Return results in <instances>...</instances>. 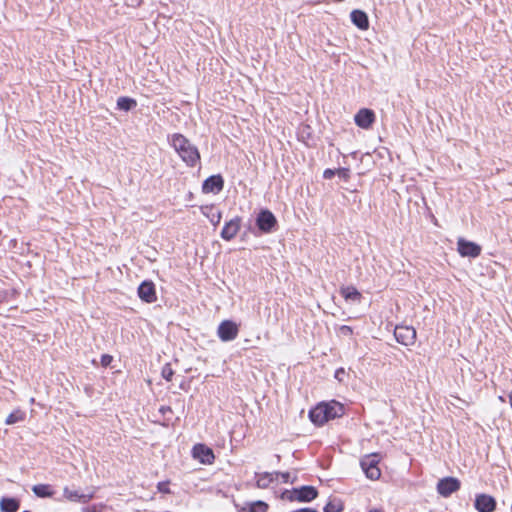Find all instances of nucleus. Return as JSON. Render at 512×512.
<instances>
[{
	"label": "nucleus",
	"mask_w": 512,
	"mask_h": 512,
	"mask_svg": "<svg viewBox=\"0 0 512 512\" xmlns=\"http://www.w3.org/2000/svg\"><path fill=\"white\" fill-rule=\"evenodd\" d=\"M344 414V407L336 401L322 402L309 411V418L315 425L321 426L329 420Z\"/></svg>",
	"instance_id": "obj_1"
},
{
	"label": "nucleus",
	"mask_w": 512,
	"mask_h": 512,
	"mask_svg": "<svg viewBox=\"0 0 512 512\" xmlns=\"http://www.w3.org/2000/svg\"><path fill=\"white\" fill-rule=\"evenodd\" d=\"M171 145L188 166L194 167L199 162L200 154L197 147L184 135L178 133L173 134L171 137Z\"/></svg>",
	"instance_id": "obj_2"
},
{
	"label": "nucleus",
	"mask_w": 512,
	"mask_h": 512,
	"mask_svg": "<svg viewBox=\"0 0 512 512\" xmlns=\"http://www.w3.org/2000/svg\"><path fill=\"white\" fill-rule=\"evenodd\" d=\"M289 494L287 498L290 501L308 503L317 498L318 490L314 486L305 485L299 488H293Z\"/></svg>",
	"instance_id": "obj_3"
},
{
	"label": "nucleus",
	"mask_w": 512,
	"mask_h": 512,
	"mask_svg": "<svg viewBox=\"0 0 512 512\" xmlns=\"http://www.w3.org/2000/svg\"><path fill=\"white\" fill-rule=\"evenodd\" d=\"M379 458L377 454H371L365 456L360 465L367 478L371 480H377L381 476V471L378 467Z\"/></svg>",
	"instance_id": "obj_4"
},
{
	"label": "nucleus",
	"mask_w": 512,
	"mask_h": 512,
	"mask_svg": "<svg viewBox=\"0 0 512 512\" xmlns=\"http://www.w3.org/2000/svg\"><path fill=\"white\" fill-rule=\"evenodd\" d=\"M239 334V325L232 320L222 321L217 329V335L223 342L233 341Z\"/></svg>",
	"instance_id": "obj_5"
},
{
	"label": "nucleus",
	"mask_w": 512,
	"mask_h": 512,
	"mask_svg": "<svg viewBox=\"0 0 512 512\" xmlns=\"http://www.w3.org/2000/svg\"><path fill=\"white\" fill-rule=\"evenodd\" d=\"M461 483L455 477H445L438 481L437 483V492L442 497H449L452 493L458 491L460 489Z\"/></svg>",
	"instance_id": "obj_6"
},
{
	"label": "nucleus",
	"mask_w": 512,
	"mask_h": 512,
	"mask_svg": "<svg viewBox=\"0 0 512 512\" xmlns=\"http://www.w3.org/2000/svg\"><path fill=\"white\" fill-rule=\"evenodd\" d=\"M394 336L398 343L410 346L415 343L416 330L410 326H396Z\"/></svg>",
	"instance_id": "obj_7"
},
{
	"label": "nucleus",
	"mask_w": 512,
	"mask_h": 512,
	"mask_svg": "<svg viewBox=\"0 0 512 512\" xmlns=\"http://www.w3.org/2000/svg\"><path fill=\"white\" fill-rule=\"evenodd\" d=\"M256 224L263 233H270L274 230L277 220L269 210H262L257 216Z\"/></svg>",
	"instance_id": "obj_8"
},
{
	"label": "nucleus",
	"mask_w": 512,
	"mask_h": 512,
	"mask_svg": "<svg viewBox=\"0 0 512 512\" xmlns=\"http://www.w3.org/2000/svg\"><path fill=\"white\" fill-rule=\"evenodd\" d=\"M63 497L70 502L86 504L94 497V493H82L80 490L71 489L66 486L63 489Z\"/></svg>",
	"instance_id": "obj_9"
},
{
	"label": "nucleus",
	"mask_w": 512,
	"mask_h": 512,
	"mask_svg": "<svg viewBox=\"0 0 512 512\" xmlns=\"http://www.w3.org/2000/svg\"><path fill=\"white\" fill-rule=\"evenodd\" d=\"M192 455L203 464H211L215 459L212 449L204 444L194 445Z\"/></svg>",
	"instance_id": "obj_10"
},
{
	"label": "nucleus",
	"mask_w": 512,
	"mask_h": 512,
	"mask_svg": "<svg viewBox=\"0 0 512 512\" xmlns=\"http://www.w3.org/2000/svg\"><path fill=\"white\" fill-rule=\"evenodd\" d=\"M458 252L463 257H477L481 253V247L474 242L460 238L457 242Z\"/></svg>",
	"instance_id": "obj_11"
},
{
	"label": "nucleus",
	"mask_w": 512,
	"mask_h": 512,
	"mask_svg": "<svg viewBox=\"0 0 512 512\" xmlns=\"http://www.w3.org/2000/svg\"><path fill=\"white\" fill-rule=\"evenodd\" d=\"M356 125L362 129H369L375 121V113L367 108L360 109L355 117Z\"/></svg>",
	"instance_id": "obj_12"
},
{
	"label": "nucleus",
	"mask_w": 512,
	"mask_h": 512,
	"mask_svg": "<svg viewBox=\"0 0 512 512\" xmlns=\"http://www.w3.org/2000/svg\"><path fill=\"white\" fill-rule=\"evenodd\" d=\"M139 298L146 303H153L156 301L155 285L152 281H143L138 287Z\"/></svg>",
	"instance_id": "obj_13"
},
{
	"label": "nucleus",
	"mask_w": 512,
	"mask_h": 512,
	"mask_svg": "<svg viewBox=\"0 0 512 512\" xmlns=\"http://www.w3.org/2000/svg\"><path fill=\"white\" fill-rule=\"evenodd\" d=\"M474 506L478 512H493L496 508L495 499L487 494L476 496Z\"/></svg>",
	"instance_id": "obj_14"
},
{
	"label": "nucleus",
	"mask_w": 512,
	"mask_h": 512,
	"mask_svg": "<svg viewBox=\"0 0 512 512\" xmlns=\"http://www.w3.org/2000/svg\"><path fill=\"white\" fill-rule=\"evenodd\" d=\"M240 227H241V218L240 217H235V218L231 219L230 221L225 223V225L221 231V237L226 241L232 240L239 232Z\"/></svg>",
	"instance_id": "obj_15"
},
{
	"label": "nucleus",
	"mask_w": 512,
	"mask_h": 512,
	"mask_svg": "<svg viewBox=\"0 0 512 512\" xmlns=\"http://www.w3.org/2000/svg\"><path fill=\"white\" fill-rule=\"evenodd\" d=\"M223 186V178L220 175H213L204 181L202 190L204 193H219Z\"/></svg>",
	"instance_id": "obj_16"
},
{
	"label": "nucleus",
	"mask_w": 512,
	"mask_h": 512,
	"mask_svg": "<svg viewBox=\"0 0 512 512\" xmlns=\"http://www.w3.org/2000/svg\"><path fill=\"white\" fill-rule=\"evenodd\" d=\"M352 23L361 30L369 28V20L367 14L362 10H353L350 14Z\"/></svg>",
	"instance_id": "obj_17"
},
{
	"label": "nucleus",
	"mask_w": 512,
	"mask_h": 512,
	"mask_svg": "<svg viewBox=\"0 0 512 512\" xmlns=\"http://www.w3.org/2000/svg\"><path fill=\"white\" fill-rule=\"evenodd\" d=\"M202 214L209 219L213 226H217L222 218L221 212L213 205L201 207Z\"/></svg>",
	"instance_id": "obj_18"
},
{
	"label": "nucleus",
	"mask_w": 512,
	"mask_h": 512,
	"mask_svg": "<svg viewBox=\"0 0 512 512\" xmlns=\"http://www.w3.org/2000/svg\"><path fill=\"white\" fill-rule=\"evenodd\" d=\"M20 502L16 498L3 497L0 501V509L2 512H17Z\"/></svg>",
	"instance_id": "obj_19"
},
{
	"label": "nucleus",
	"mask_w": 512,
	"mask_h": 512,
	"mask_svg": "<svg viewBox=\"0 0 512 512\" xmlns=\"http://www.w3.org/2000/svg\"><path fill=\"white\" fill-rule=\"evenodd\" d=\"M340 293L347 301L360 302L362 298L361 293L353 286L342 287Z\"/></svg>",
	"instance_id": "obj_20"
},
{
	"label": "nucleus",
	"mask_w": 512,
	"mask_h": 512,
	"mask_svg": "<svg viewBox=\"0 0 512 512\" xmlns=\"http://www.w3.org/2000/svg\"><path fill=\"white\" fill-rule=\"evenodd\" d=\"M33 493L39 498H51L54 496L51 485L49 484H37L32 487Z\"/></svg>",
	"instance_id": "obj_21"
},
{
	"label": "nucleus",
	"mask_w": 512,
	"mask_h": 512,
	"mask_svg": "<svg viewBox=\"0 0 512 512\" xmlns=\"http://www.w3.org/2000/svg\"><path fill=\"white\" fill-rule=\"evenodd\" d=\"M273 473H256V485L259 488H267L274 480Z\"/></svg>",
	"instance_id": "obj_22"
},
{
	"label": "nucleus",
	"mask_w": 512,
	"mask_h": 512,
	"mask_svg": "<svg viewBox=\"0 0 512 512\" xmlns=\"http://www.w3.org/2000/svg\"><path fill=\"white\" fill-rule=\"evenodd\" d=\"M25 417L26 413L24 411H22L21 409H16L7 416L5 424L13 425L22 422L25 420Z\"/></svg>",
	"instance_id": "obj_23"
},
{
	"label": "nucleus",
	"mask_w": 512,
	"mask_h": 512,
	"mask_svg": "<svg viewBox=\"0 0 512 512\" xmlns=\"http://www.w3.org/2000/svg\"><path fill=\"white\" fill-rule=\"evenodd\" d=\"M324 512H342L343 503L339 498H331L324 507Z\"/></svg>",
	"instance_id": "obj_24"
},
{
	"label": "nucleus",
	"mask_w": 512,
	"mask_h": 512,
	"mask_svg": "<svg viewBox=\"0 0 512 512\" xmlns=\"http://www.w3.org/2000/svg\"><path fill=\"white\" fill-rule=\"evenodd\" d=\"M247 506L248 512H267L269 508L268 504L261 500L250 502Z\"/></svg>",
	"instance_id": "obj_25"
},
{
	"label": "nucleus",
	"mask_w": 512,
	"mask_h": 512,
	"mask_svg": "<svg viewBox=\"0 0 512 512\" xmlns=\"http://www.w3.org/2000/svg\"><path fill=\"white\" fill-rule=\"evenodd\" d=\"M137 105L136 101L128 97H120L117 100V106L119 109L129 111Z\"/></svg>",
	"instance_id": "obj_26"
},
{
	"label": "nucleus",
	"mask_w": 512,
	"mask_h": 512,
	"mask_svg": "<svg viewBox=\"0 0 512 512\" xmlns=\"http://www.w3.org/2000/svg\"><path fill=\"white\" fill-rule=\"evenodd\" d=\"M275 475L280 476L282 478L283 483H293L296 479V477H294V479H291L289 472H276Z\"/></svg>",
	"instance_id": "obj_27"
},
{
	"label": "nucleus",
	"mask_w": 512,
	"mask_h": 512,
	"mask_svg": "<svg viewBox=\"0 0 512 512\" xmlns=\"http://www.w3.org/2000/svg\"><path fill=\"white\" fill-rule=\"evenodd\" d=\"M336 174L343 180H348L350 177V170L348 168H339L336 170Z\"/></svg>",
	"instance_id": "obj_28"
},
{
	"label": "nucleus",
	"mask_w": 512,
	"mask_h": 512,
	"mask_svg": "<svg viewBox=\"0 0 512 512\" xmlns=\"http://www.w3.org/2000/svg\"><path fill=\"white\" fill-rule=\"evenodd\" d=\"M112 361H113V357L111 355L104 354L101 356L100 364L102 367H108V366H110Z\"/></svg>",
	"instance_id": "obj_29"
},
{
	"label": "nucleus",
	"mask_w": 512,
	"mask_h": 512,
	"mask_svg": "<svg viewBox=\"0 0 512 512\" xmlns=\"http://www.w3.org/2000/svg\"><path fill=\"white\" fill-rule=\"evenodd\" d=\"M157 489L161 493H170L168 482H159L157 485Z\"/></svg>",
	"instance_id": "obj_30"
},
{
	"label": "nucleus",
	"mask_w": 512,
	"mask_h": 512,
	"mask_svg": "<svg viewBox=\"0 0 512 512\" xmlns=\"http://www.w3.org/2000/svg\"><path fill=\"white\" fill-rule=\"evenodd\" d=\"M162 375L166 381H171L172 380L171 376L173 375V372H172L171 368L165 367L162 371Z\"/></svg>",
	"instance_id": "obj_31"
},
{
	"label": "nucleus",
	"mask_w": 512,
	"mask_h": 512,
	"mask_svg": "<svg viewBox=\"0 0 512 512\" xmlns=\"http://www.w3.org/2000/svg\"><path fill=\"white\" fill-rule=\"evenodd\" d=\"M346 375V372L343 368L341 369H338L336 372H335V378L339 381V382H343L345 381L344 379V376Z\"/></svg>",
	"instance_id": "obj_32"
},
{
	"label": "nucleus",
	"mask_w": 512,
	"mask_h": 512,
	"mask_svg": "<svg viewBox=\"0 0 512 512\" xmlns=\"http://www.w3.org/2000/svg\"><path fill=\"white\" fill-rule=\"evenodd\" d=\"M336 174V170L326 169L323 173L325 179H331Z\"/></svg>",
	"instance_id": "obj_33"
},
{
	"label": "nucleus",
	"mask_w": 512,
	"mask_h": 512,
	"mask_svg": "<svg viewBox=\"0 0 512 512\" xmlns=\"http://www.w3.org/2000/svg\"><path fill=\"white\" fill-rule=\"evenodd\" d=\"M290 512H318V511L316 509H314V508L306 507V508H301V509L293 510V511H290Z\"/></svg>",
	"instance_id": "obj_34"
},
{
	"label": "nucleus",
	"mask_w": 512,
	"mask_h": 512,
	"mask_svg": "<svg viewBox=\"0 0 512 512\" xmlns=\"http://www.w3.org/2000/svg\"><path fill=\"white\" fill-rule=\"evenodd\" d=\"M369 512H382V511L378 510V509H373V510H370Z\"/></svg>",
	"instance_id": "obj_35"
},
{
	"label": "nucleus",
	"mask_w": 512,
	"mask_h": 512,
	"mask_svg": "<svg viewBox=\"0 0 512 512\" xmlns=\"http://www.w3.org/2000/svg\"><path fill=\"white\" fill-rule=\"evenodd\" d=\"M343 329L350 331V328L348 326H344Z\"/></svg>",
	"instance_id": "obj_36"
},
{
	"label": "nucleus",
	"mask_w": 512,
	"mask_h": 512,
	"mask_svg": "<svg viewBox=\"0 0 512 512\" xmlns=\"http://www.w3.org/2000/svg\"><path fill=\"white\" fill-rule=\"evenodd\" d=\"M23 512H30V511H28V510H25V511H23Z\"/></svg>",
	"instance_id": "obj_37"
}]
</instances>
